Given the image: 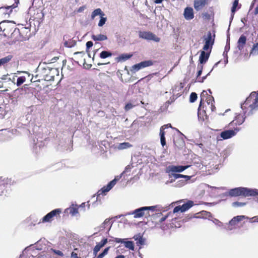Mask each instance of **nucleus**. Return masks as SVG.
I'll return each mask as SVG.
<instances>
[{
  "mask_svg": "<svg viewBox=\"0 0 258 258\" xmlns=\"http://www.w3.org/2000/svg\"><path fill=\"white\" fill-rule=\"evenodd\" d=\"M139 37L148 41H154L156 42L160 41V38L156 36L154 33L147 31H140L139 33Z\"/></svg>",
  "mask_w": 258,
  "mask_h": 258,
  "instance_id": "obj_6",
  "label": "nucleus"
},
{
  "mask_svg": "<svg viewBox=\"0 0 258 258\" xmlns=\"http://www.w3.org/2000/svg\"><path fill=\"white\" fill-rule=\"evenodd\" d=\"M245 203L239 202H235L232 203V206L234 207H243L245 205Z\"/></svg>",
  "mask_w": 258,
  "mask_h": 258,
  "instance_id": "obj_40",
  "label": "nucleus"
},
{
  "mask_svg": "<svg viewBox=\"0 0 258 258\" xmlns=\"http://www.w3.org/2000/svg\"><path fill=\"white\" fill-rule=\"evenodd\" d=\"M53 252L58 255H59V256H63V253L60 251V250H56V249H52Z\"/></svg>",
  "mask_w": 258,
  "mask_h": 258,
  "instance_id": "obj_49",
  "label": "nucleus"
},
{
  "mask_svg": "<svg viewBox=\"0 0 258 258\" xmlns=\"http://www.w3.org/2000/svg\"><path fill=\"white\" fill-rule=\"evenodd\" d=\"M184 17L186 20H190L194 17L193 9L190 7H186L184 11Z\"/></svg>",
  "mask_w": 258,
  "mask_h": 258,
  "instance_id": "obj_15",
  "label": "nucleus"
},
{
  "mask_svg": "<svg viewBox=\"0 0 258 258\" xmlns=\"http://www.w3.org/2000/svg\"><path fill=\"white\" fill-rule=\"evenodd\" d=\"M16 7V6H15V5H13L12 6H7L6 7H5V8L7 10V11H8L7 12V14H10V13H11L12 11V9L13 8H14Z\"/></svg>",
  "mask_w": 258,
  "mask_h": 258,
  "instance_id": "obj_43",
  "label": "nucleus"
},
{
  "mask_svg": "<svg viewBox=\"0 0 258 258\" xmlns=\"http://www.w3.org/2000/svg\"><path fill=\"white\" fill-rule=\"evenodd\" d=\"M135 106V105H133L131 103H128L127 104H126V105L125 106V109L126 111L129 110L130 109H132Z\"/></svg>",
  "mask_w": 258,
  "mask_h": 258,
  "instance_id": "obj_47",
  "label": "nucleus"
},
{
  "mask_svg": "<svg viewBox=\"0 0 258 258\" xmlns=\"http://www.w3.org/2000/svg\"><path fill=\"white\" fill-rule=\"evenodd\" d=\"M26 81V78L24 76L20 77L17 79L16 85L18 87L20 86Z\"/></svg>",
  "mask_w": 258,
  "mask_h": 258,
  "instance_id": "obj_35",
  "label": "nucleus"
},
{
  "mask_svg": "<svg viewBox=\"0 0 258 258\" xmlns=\"http://www.w3.org/2000/svg\"><path fill=\"white\" fill-rule=\"evenodd\" d=\"M179 211H180L182 212V208H181V206H176L173 209L174 213L178 212Z\"/></svg>",
  "mask_w": 258,
  "mask_h": 258,
  "instance_id": "obj_48",
  "label": "nucleus"
},
{
  "mask_svg": "<svg viewBox=\"0 0 258 258\" xmlns=\"http://www.w3.org/2000/svg\"><path fill=\"white\" fill-rule=\"evenodd\" d=\"M198 68L199 69V70L197 73V78L199 77L201 75L202 73L203 66L202 65H198Z\"/></svg>",
  "mask_w": 258,
  "mask_h": 258,
  "instance_id": "obj_46",
  "label": "nucleus"
},
{
  "mask_svg": "<svg viewBox=\"0 0 258 258\" xmlns=\"http://www.w3.org/2000/svg\"><path fill=\"white\" fill-rule=\"evenodd\" d=\"M247 219L249 220L250 223L258 222V216H255L250 218H248Z\"/></svg>",
  "mask_w": 258,
  "mask_h": 258,
  "instance_id": "obj_45",
  "label": "nucleus"
},
{
  "mask_svg": "<svg viewBox=\"0 0 258 258\" xmlns=\"http://www.w3.org/2000/svg\"><path fill=\"white\" fill-rule=\"evenodd\" d=\"M240 130L239 128L236 127L234 130H229L222 132L220 133V137L223 140H227L235 136L237 133Z\"/></svg>",
  "mask_w": 258,
  "mask_h": 258,
  "instance_id": "obj_8",
  "label": "nucleus"
},
{
  "mask_svg": "<svg viewBox=\"0 0 258 258\" xmlns=\"http://www.w3.org/2000/svg\"><path fill=\"white\" fill-rule=\"evenodd\" d=\"M223 56L225 57H226V58L228 57V56H227V52L224 51V52H223Z\"/></svg>",
  "mask_w": 258,
  "mask_h": 258,
  "instance_id": "obj_63",
  "label": "nucleus"
},
{
  "mask_svg": "<svg viewBox=\"0 0 258 258\" xmlns=\"http://www.w3.org/2000/svg\"><path fill=\"white\" fill-rule=\"evenodd\" d=\"M205 101L207 102L208 105L210 107L211 111H214L215 109H216V107L213 104V103L214 102V98L211 96H209L208 98H206V100Z\"/></svg>",
  "mask_w": 258,
  "mask_h": 258,
  "instance_id": "obj_22",
  "label": "nucleus"
},
{
  "mask_svg": "<svg viewBox=\"0 0 258 258\" xmlns=\"http://www.w3.org/2000/svg\"><path fill=\"white\" fill-rule=\"evenodd\" d=\"M162 126H164V128L165 129L168 127H171V124L168 123L167 124H165V125H163Z\"/></svg>",
  "mask_w": 258,
  "mask_h": 258,
  "instance_id": "obj_54",
  "label": "nucleus"
},
{
  "mask_svg": "<svg viewBox=\"0 0 258 258\" xmlns=\"http://www.w3.org/2000/svg\"><path fill=\"white\" fill-rule=\"evenodd\" d=\"M131 170V167L130 166L126 167L124 171L120 175L116 176L114 179L108 183L106 186H104L100 191H99V192H101L99 195L101 194H105L109 191L115 185L116 182L121 178L123 175L127 174V173L130 175Z\"/></svg>",
  "mask_w": 258,
  "mask_h": 258,
  "instance_id": "obj_3",
  "label": "nucleus"
},
{
  "mask_svg": "<svg viewBox=\"0 0 258 258\" xmlns=\"http://www.w3.org/2000/svg\"><path fill=\"white\" fill-rule=\"evenodd\" d=\"M238 1L234 0V2L233 3L232 8H231V16L230 18V22L232 20V19L233 18V16H234V13L236 12V8L238 6Z\"/></svg>",
  "mask_w": 258,
  "mask_h": 258,
  "instance_id": "obj_29",
  "label": "nucleus"
},
{
  "mask_svg": "<svg viewBox=\"0 0 258 258\" xmlns=\"http://www.w3.org/2000/svg\"><path fill=\"white\" fill-rule=\"evenodd\" d=\"M205 44L203 47V50L208 51V49L211 50L212 46L214 42V39L212 38V33L208 32L207 36L204 39Z\"/></svg>",
  "mask_w": 258,
  "mask_h": 258,
  "instance_id": "obj_9",
  "label": "nucleus"
},
{
  "mask_svg": "<svg viewBox=\"0 0 258 258\" xmlns=\"http://www.w3.org/2000/svg\"><path fill=\"white\" fill-rule=\"evenodd\" d=\"M125 239H121V238H115L114 241L116 242V243H123L124 242V240Z\"/></svg>",
  "mask_w": 258,
  "mask_h": 258,
  "instance_id": "obj_50",
  "label": "nucleus"
},
{
  "mask_svg": "<svg viewBox=\"0 0 258 258\" xmlns=\"http://www.w3.org/2000/svg\"><path fill=\"white\" fill-rule=\"evenodd\" d=\"M64 45L65 46L68 47H72V45L69 44V43L67 41H66L64 42Z\"/></svg>",
  "mask_w": 258,
  "mask_h": 258,
  "instance_id": "obj_58",
  "label": "nucleus"
},
{
  "mask_svg": "<svg viewBox=\"0 0 258 258\" xmlns=\"http://www.w3.org/2000/svg\"><path fill=\"white\" fill-rule=\"evenodd\" d=\"M153 63L151 60H145L132 66L131 71L132 73H136L139 70L147 67L153 65Z\"/></svg>",
  "mask_w": 258,
  "mask_h": 258,
  "instance_id": "obj_7",
  "label": "nucleus"
},
{
  "mask_svg": "<svg viewBox=\"0 0 258 258\" xmlns=\"http://www.w3.org/2000/svg\"><path fill=\"white\" fill-rule=\"evenodd\" d=\"M167 218V216H165L164 217H162L160 220V222H162L164 221Z\"/></svg>",
  "mask_w": 258,
  "mask_h": 258,
  "instance_id": "obj_55",
  "label": "nucleus"
},
{
  "mask_svg": "<svg viewBox=\"0 0 258 258\" xmlns=\"http://www.w3.org/2000/svg\"><path fill=\"white\" fill-rule=\"evenodd\" d=\"M248 217L244 215L237 216L234 217L228 223L224 226V228L228 231H231L235 228V226L243 220L248 219Z\"/></svg>",
  "mask_w": 258,
  "mask_h": 258,
  "instance_id": "obj_4",
  "label": "nucleus"
},
{
  "mask_svg": "<svg viewBox=\"0 0 258 258\" xmlns=\"http://www.w3.org/2000/svg\"><path fill=\"white\" fill-rule=\"evenodd\" d=\"M71 258H81V257H79L76 253H75L74 252H72L71 253Z\"/></svg>",
  "mask_w": 258,
  "mask_h": 258,
  "instance_id": "obj_51",
  "label": "nucleus"
},
{
  "mask_svg": "<svg viewBox=\"0 0 258 258\" xmlns=\"http://www.w3.org/2000/svg\"><path fill=\"white\" fill-rule=\"evenodd\" d=\"M84 54V52L83 51H80V52H76L74 54Z\"/></svg>",
  "mask_w": 258,
  "mask_h": 258,
  "instance_id": "obj_64",
  "label": "nucleus"
},
{
  "mask_svg": "<svg viewBox=\"0 0 258 258\" xmlns=\"http://www.w3.org/2000/svg\"><path fill=\"white\" fill-rule=\"evenodd\" d=\"M61 211L60 209H54L48 214H47L45 216H44L39 222V223H46V222H50L53 219L54 217H57L59 216L60 214L61 213Z\"/></svg>",
  "mask_w": 258,
  "mask_h": 258,
  "instance_id": "obj_5",
  "label": "nucleus"
},
{
  "mask_svg": "<svg viewBox=\"0 0 258 258\" xmlns=\"http://www.w3.org/2000/svg\"><path fill=\"white\" fill-rule=\"evenodd\" d=\"M171 176L174 179H178L179 178L183 177L185 179V182L190 179L191 176L184 175L176 173H170Z\"/></svg>",
  "mask_w": 258,
  "mask_h": 258,
  "instance_id": "obj_21",
  "label": "nucleus"
},
{
  "mask_svg": "<svg viewBox=\"0 0 258 258\" xmlns=\"http://www.w3.org/2000/svg\"><path fill=\"white\" fill-rule=\"evenodd\" d=\"M204 50L201 52L199 61L201 64H205L207 62L211 52V49L209 51L206 52Z\"/></svg>",
  "mask_w": 258,
  "mask_h": 258,
  "instance_id": "obj_13",
  "label": "nucleus"
},
{
  "mask_svg": "<svg viewBox=\"0 0 258 258\" xmlns=\"http://www.w3.org/2000/svg\"><path fill=\"white\" fill-rule=\"evenodd\" d=\"M194 205V202L191 201H189L186 203L183 204L181 206L182 208V212H184L187 210H188L190 208H191Z\"/></svg>",
  "mask_w": 258,
  "mask_h": 258,
  "instance_id": "obj_28",
  "label": "nucleus"
},
{
  "mask_svg": "<svg viewBox=\"0 0 258 258\" xmlns=\"http://www.w3.org/2000/svg\"><path fill=\"white\" fill-rule=\"evenodd\" d=\"M207 0H195L194 8L197 11L201 10L206 5Z\"/></svg>",
  "mask_w": 258,
  "mask_h": 258,
  "instance_id": "obj_19",
  "label": "nucleus"
},
{
  "mask_svg": "<svg viewBox=\"0 0 258 258\" xmlns=\"http://www.w3.org/2000/svg\"><path fill=\"white\" fill-rule=\"evenodd\" d=\"M210 95L208 94L207 91H203L201 94V102L198 108V116L199 117H201L202 115L206 113L204 110V107L202 106V102L206 100V98H208Z\"/></svg>",
  "mask_w": 258,
  "mask_h": 258,
  "instance_id": "obj_10",
  "label": "nucleus"
},
{
  "mask_svg": "<svg viewBox=\"0 0 258 258\" xmlns=\"http://www.w3.org/2000/svg\"><path fill=\"white\" fill-rule=\"evenodd\" d=\"M144 208H146V209L145 210V211H146V213L147 214H149V210H152V211H154L156 208L155 206H150V207H144Z\"/></svg>",
  "mask_w": 258,
  "mask_h": 258,
  "instance_id": "obj_44",
  "label": "nucleus"
},
{
  "mask_svg": "<svg viewBox=\"0 0 258 258\" xmlns=\"http://www.w3.org/2000/svg\"><path fill=\"white\" fill-rule=\"evenodd\" d=\"M100 16V17L101 16H102V15H105L104 13L102 11V10L100 8H98L95 9L91 14V19L92 20L94 19L95 17L97 16Z\"/></svg>",
  "mask_w": 258,
  "mask_h": 258,
  "instance_id": "obj_27",
  "label": "nucleus"
},
{
  "mask_svg": "<svg viewBox=\"0 0 258 258\" xmlns=\"http://www.w3.org/2000/svg\"><path fill=\"white\" fill-rule=\"evenodd\" d=\"M44 70L46 71V72H50L52 69L49 68V67H47V68H44Z\"/></svg>",
  "mask_w": 258,
  "mask_h": 258,
  "instance_id": "obj_59",
  "label": "nucleus"
},
{
  "mask_svg": "<svg viewBox=\"0 0 258 258\" xmlns=\"http://www.w3.org/2000/svg\"><path fill=\"white\" fill-rule=\"evenodd\" d=\"M107 242V239L104 238L100 242L97 243L96 246L93 249V254L95 256H96L98 252L100 250V249L103 247L105 244Z\"/></svg>",
  "mask_w": 258,
  "mask_h": 258,
  "instance_id": "obj_16",
  "label": "nucleus"
},
{
  "mask_svg": "<svg viewBox=\"0 0 258 258\" xmlns=\"http://www.w3.org/2000/svg\"><path fill=\"white\" fill-rule=\"evenodd\" d=\"M130 147H131V145L129 143L124 142L122 143H120L118 145L117 148L119 150H122V149H125L128 148Z\"/></svg>",
  "mask_w": 258,
  "mask_h": 258,
  "instance_id": "obj_33",
  "label": "nucleus"
},
{
  "mask_svg": "<svg viewBox=\"0 0 258 258\" xmlns=\"http://www.w3.org/2000/svg\"><path fill=\"white\" fill-rule=\"evenodd\" d=\"M164 130V126H161L160 129V141L163 147L166 145Z\"/></svg>",
  "mask_w": 258,
  "mask_h": 258,
  "instance_id": "obj_25",
  "label": "nucleus"
},
{
  "mask_svg": "<svg viewBox=\"0 0 258 258\" xmlns=\"http://www.w3.org/2000/svg\"><path fill=\"white\" fill-rule=\"evenodd\" d=\"M110 224V220L107 219L101 224L100 227L101 228H105L106 226H109Z\"/></svg>",
  "mask_w": 258,
  "mask_h": 258,
  "instance_id": "obj_42",
  "label": "nucleus"
},
{
  "mask_svg": "<svg viewBox=\"0 0 258 258\" xmlns=\"http://www.w3.org/2000/svg\"><path fill=\"white\" fill-rule=\"evenodd\" d=\"M133 238L135 241H136V244L138 245H143L145 244L146 243V239L143 238V235L140 233L135 235L133 237Z\"/></svg>",
  "mask_w": 258,
  "mask_h": 258,
  "instance_id": "obj_17",
  "label": "nucleus"
},
{
  "mask_svg": "<svg viewBox=\"0 0 258 258\" xmlns=\"http://www.w3.org/2000/svg\"><path fill=\"white\" fill-rule=\"evenodd\" d=\"M256 189L249 188L244 187H238L230 189L228 192L223 194L224 196L238 197L255 196Z\"/></svg>",
  "mask_w": 258,
  "mask_h": 258,
  "instance_id": "obj_2",
  "label": "nucleus"
},
{
  "mask_svg": "<svg viewBox=\"0 0 258 258\" xmlns=\"http://www.w3.org/2000/svg\"><path fill=\"white\" fill-rule=\"evenodd\" d=\"M132 56V54H130L127 53H123L120 55L119 56L116 58V60L117 61H124L129 58H130Z\"/></svg>",
  "mask_w": 258,
  "mask_h": 258,
  "instance_id": "obj_23",
  "label": "nucleus"
},
{
  "mask_svg": "<svg viewBox=\"0 0 258 258\" xmlns=\"http://www.w3.org/2000/svg\"><path fill=\"white\" fill-rule=\"evenodd\" d=\"M115 258H125L123 255H119L115 257Z\"/></svg>",
  "mask_w": 258,
  "mask_h": 258,
  "instance_id": "obj_61",
  "label": "nucleus"
},
{
  "mask_svg": "<svg viewBox=\"0 0 258 258\" xmlns=\"http://www.w3.org/2000/svg\"><path fill=\"white\" fill-rule=\"evenodd\" d=\"M241 108L245 115H251L258 110V92H252L241 104Z\"/></svg>",
  "mask_w": 258,
  "mask_h": 258,
  "instance_id": "obj_1",
  "label": "nucleus"
},
{
  "mask_svg": "<svg viewBox=\"0 0 258 258\" xmlns=\"http://www.w3.org/2000/svg\"><path fill=\"white\" fill-rule=\"evenodd\" d=\"M210 73L211 72H210L206 76L202 77V81H200V83L203 82L204 81V80L206 79L207 77L210 75Z\"/></svg>",
  "mask_w": 258,
  "mask_h": 258,
  "instance_id": "obj_53",
  "label": "nucleus"
},
{
  "mask_svg": "<svg viewBox=\"0 0 258 258\" xmlns=\"http://www.w3.org/2000/svg\"><path fill=\"white\" fill-rule=\"evenodd\" d=\"M189 167V165L170 166L168 167V169L169 173L181 172Z\"/></svg>",
  "mask_w": 258,
  "mask_h": 258,
  "instance_id": "obj_12",
  "label": "nucleus"
},
{
  "mask_svg": "<svg viewBox=\"0 0 258 258\" xmlns=\"http://www.w3.org/2000/svg\"><path fill=\"white\" fill-rule=\"evenodd\" d=\"M230 49V43H226V45L225 47V51L228 52Z\"/></svg>",
  "mask_w": 258,
  "mask_h": 258,
  "instance_id": "obj_52",
  "label": "nucleus"
},
{
  "mask_svg": "<svg viewBox=\"0 0 258 258\" xmlns=\"http://www.w3.org/2000/svg\"><path fill=\"white\" fill-rule=\"evenodd\" d=\"M197 146H198L200 148L202 149L203 147V145L202 143L200 144H197Z\"/></svg>",
  "mask_w": 258,
  "mask_h": 258,
  "instance_id": "obj_62",
  "label": "nucleus"
},
{
  "mask_svg": "<svg viewBox=\"0 0 258 258\" xmlns=\"http://www.w3.org/2000/svg\"><path fill=\"white\" fill-rule=\"evenodd\" d=\"M111 55H112V53L109 51H102L100 53V57L101 58H106L108 57L111 56Z\"/></svg>",
  "mask_w": 258,
  "mask_h": 258,
  "instance_id": "obj_34",
  "label": "nucleus"
},
{
  "mask_svg": "<svg viewBox=\"0 0 258 258\" xmlns=\"http://www.w3.org/2000/svg\"><path fill=\"white\" fill-rule=\"evenodd\" d=\"M257 55H258V42L253 45L249 53V56Z\"/></svg>",
  "mask_w": 258,
  "mask_h": 258,
  "instance_id": "obj_30",
  "label": "nucleus"
},
{
  "mask_svg": "<svg viewBox=\"0 0 258 258\" xmlns=\"http://www.w3.org/2000/svg\"><path fill=\"white\" fill-rule=\"evenodd\" d=\"M246 42V37L244 35H242L239 37L237 41V47L239 50H241L243 49Z\"/></svg>",
  "mask_w": 258,
  "mask_h": 258,
  "instance_id": "obj_18",
  "label": "nucleus"
},
{
  "mask_svg": "<svg viewBox=\"0 0 258 258\" xmlns=\"http://www.w3.org/2000/svg\"><path fill=\"white\" fill-rule=\"evenodd\" d=\"M104 16L105 15H102V16L100 17V19L98 24V26L102 27L105 24L107 21V18Z\"/></svg>",
  "mask_w": 258,
  "mask_h": 258,
  "instance_id": "obj_37",
  "label": "nucleus"
},
{
  "mask_svg": "<svg viewBox=\"0 0 258 258\" xmlns=\"http://www.w3.org/2000/svg\"><path fill=\"white\" fill-rule=\"evenodd\" d=\"M10 75L7 74L6 75H3L1 79L3 80L6 81L7 82L11 81L14 83H15V81L16 78L17 77L16 75H12V77H10Z\"/></svg>",
  "mask_w": 258,
  "mask_h": 258,
  "instance_id": "obj_26",
  "label": "nucleus"
},
{
  "mask_svg": "<svg viewBox=\"0 0 258 258\" xmlns=\"http://www.w3.org/2000/svg\"><path fill=\"white\" fill-rule=\"evenodd\" d=\"M109 248V247L105 248L101 253H100L98 255L96 256V258H103L104 256L108 253Z\"/></svg>",
  "mask_w": 258,
  "mask_h": 258,
  "instance_id": "obj_36",
  "label": "nucleus"
},
{
  "mask_svg": "<svg viewBox=\"0 0 258 258\" xmlns=\"http://www.w3.org/2000/svg\"><path fill=\"white\" fill-rule=\"evenodd\" d=\"M254 14L255 15L258 14V5H257V6L256 7V8L254 9Z\"/></svg>",
  "mask_w": 258,
  "mask_h": 258,
  "instance_id": "obj_56",
  "label": "nucleus"
},
{
  "mask_svg": "<svg viewBox=\"0 0 258 258\" xmlns=\"http://www.w3.org/2000/svg\"><path fill=\"white\" fill-rule=\"evenodd\" d=\"M248 115H245L244 114L243 115H241L239 114L235 116V119L233 120L230 124H234L235 125H241L242 124Z\"/></svg>",
  "mask_w": 258,
  "mask_h": 258,
  "instance_id": "obj_14",
  "label": "nucleus"
},
{
  "mask_svg": "<svg viewBox=\"0 0 258 258\" xmlns=\"http://www.w3.org/2000/svg\"><path fill=\"white\" fill-rule=\"evenodd\" d=\"M163 0H155V3L156 4H160L162 3Z\"/></svg>",
  "mask_w": 258,
  "mask_h": 258,
  "instance_id": "obj_60",
  "label": "nucleus"
},
{
  "mask_svg": "<svg viewBox=\"0 0 258 258\" xmlns=\"http://www.w3.org/2000/svg\"><path fill=\"white\" fill-rule=\"evenodd\" d=\"M123 244L126 248H128L129 249L132 250H135L134 243L133 241H125V240Z\"/></svg>",
  "mask_w": 258,
  "mask_h": 258,
  "instance_id": "obj_31",
  "label": "nucleus"
},
{
  "mask_svg": "<svg viewBox=\"0 0 258 258\" xmlns=\"http://www.w3.org/2000/svg\"><path fill=\"white\" fill-rule=\"evenodd\" d=\"M197 99V94L195 92H192L190 95L189 101L190 102H194Z\"/></svg>",
  "mask_w": 258,
  "mask_h": 258,
  "instance_id": "obj_39",
  "label": "nucleus"
},
{
  "mask_svg": "<svg viewBox=\"0 0 258 258\" xmlns=\"http://www.w3.org/2000/svg\"><path fill=\"white\" fill-rule=\"evenodd\" d=\"M91 38L94 41H104L107 39L106 35L101 34L98 35H92Z\"/></svg>",
  "mask_w": 258,
  "mask_h": 258,
  "instance_id": "obj_24",
  "label": "nucleus"
},
{
  "mask_svg": "<svg viewBox=\"0 0 258 258\" xmlns=\"http://www.w3.org/2000/svg\"><path fill=\"white\" fill-rule=\"evenodd\" d=\"M12 55H9L0 59V66L9 62L12 58Z\"/></svg>",
  "mask_w": 258,
  "mask_h": 258,
  "instance_id": "obj_32",
  "label": "nucleus"
},
{
  "mask_svg": "<svg viewBox=\"0 0 258 258\" xmlns=\"http://www.w3.org/2000/svg\"><path fill=\"white\" fill-rule=\"evenodd\" d=\"M146 208L144 207H141L140 208L137 209L133 211L128 213L126 214L127 215H133L134 217L135 218H139L143 217L145 215L147 214L145 210Z\"/></svg>",
  "mask_w": 258,
  "mask_h": 258,
  "instance_id": "obj_11",
  "label": "nucleus"
},
{
  "mask_svg": "<svg viewBox=\"0 0 258 258\" xmlns=\"http://www.w3.org/2000/svg\"><path fill=\"white\" fill-rule=\"evenodd\" d=\"M220 62V61H218L217 62H216V63L214 65V66H213V68L212 69V70H211L210 72H211L213 71V69H214V68L216 67L218 65V64H219Z\"/></svg>",
  "mask_w": 258,
  "mask_h": 258,
  "instance_id": "obj_57",
  "label": "nucleus"
},
{
  "mask_svg": "<svg viewBox=\"0 0 258 258\" xmlns=\"http://www.w3.org/2000/svg\"><path fill=\"white\" fill-rule=\"evenodd\" d=\"M65 212L70 213L72 216H74L78 213V208L73 205L72 206L66 209Z\"/></svg>",
  "mask_w": 258,
  "mask_h": 258,
  "instance_id": "obj_20",
  "label": "nucleus"
},
{
  "mask_svg": "<svg viewBox=\"0 0 258 258\" xmlns=\"http://www.w3.org/2000/svg\"><path fill=\"white\" fill-rule=\"evenodd\" d=\"M6 185L4 182L0 179V196L4 193Z\"/></svg>",
  "mask_w": 258,
  "mask_h": 258,
  "instance_id": "obj_38",
  "label": "nucleus"
},
{
  "mask_svg": "<svg viewBox=\"0 0 258 258\" xmlns=\"http://www.w3.org/2000/svg\"><path fill=\"white\" fill-rule=\"evenodd\" d=\"M93 45V42L91 41H89L86 43V52L89 53V49L91 48ZM88 55L90 57L89 53H88Z\"/></svg>",
  "mask_w": 258,
  "mask_h": 258,
  "instance_id": "obj_41",
  "label": "nucleus"
}]
</instances>
